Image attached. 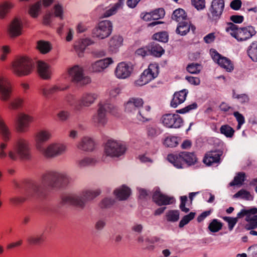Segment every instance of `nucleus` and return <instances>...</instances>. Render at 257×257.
<instances>
[{
    "mask_svg": "<svg viewBox=\"0 0 257 257\" xmlns=\"http://www.w3.org/2000/svg\"><path fill=\"white\" fill-rule=\"evenodd\" d=\"M76 148L83 152H92L95 148V142L92 138L83 136L77 142Z\"/></svg>",
    "mask_w": 257,
    "mask_h": 257,
    "instance_id": "nucleus-23",
    "label": "nucleus"
},
{
    "mask_svg": "<svg viewBox=\"0 0 257 257\" xmlns=\"http://www.w3.org/2000/svg\"><path fill=\"white\" fill-rule=\"evenodd\" d=\"M225 31L238 42H242L251 38L256 31L252 26L239 28L233 23H229L225 28Z\"/></svg>",
    "mask_w": 257,
    "mask_h": 257,
    "instance_id": "nucleus-5",
    "label": "nucleus"
},
{
    "mask_svg": "<svg viewBox=\"0 0 257 257\" xmlns=\"http://www.w3.org/2000/svg\"><path fill=\"white\" fill-rule=\"evenodd\" d=\"M70 180V177L65 172H47L42 175L40 182L33 184L31 191L34 195L40 196L46 189L65 185Z\"/></svg>",
    "mask_w": 257,
    "mask_h": 257,
    "instance_id": "nucleus-2",
    "label": "nucleus"
},
{
    "mask_svg": "<svg viewBox=\"0 0 257 257\" xmlns=\"http://www.w3.org/2000/svg\"><path fill=\"white\" fill-rule=\"evenodd\" d=\"M151 107L147 105L142 107L136 114V118L140 121L145 122L151 120Z\"/></svg>",
    "mask_w": 257,
    "mask_h": 257,
    "instance_id": "nucleus-30",
    "label": "nucleus"
},
{
    "mask_svg": "<svg viewBox=\"0 0 257 257\" xmlns=\"http://www.w3.org/2000/svg\"><path fill=\"white\" fill-rule=\"evenodd\" d=\"M125 150L122 142L113 140H108L104 147V154L110 157H118L124 154Z\"/></svg>",
    "mask_w": 257,
    "mask_h": 257,
    "instance_id": "nucleus-8",
    "label": "nucleus"
},
{
    "mask_svg": "<svg viewBox=\"0 0 257 257\" xmlns=\"http://www.w3.org/2000/svg\"><path fill=\"white\" fill-rule=\"evenodd\" d=\"M112 24L109 21L104 20L100 22L93 30L92 35L94 37L103 39L108 37L112 32Z\"/></svg>",
    "mask_w": 257,
    "mask_h": 257,
    "instance_id": "nucleus-14",
    "label": "nucleus"
},
{
    "mask_svg": "<svg viewBox=\"0 0 257 257\" xmlns=\"http://www.w3.org/2000/svg\"><path fill=\"white\" fill-rule=\"evenodd\" d=\"M70 113L67 110H61L58 114L57 116L61 121H66L70 117Z\"/></svg>",
    "mask_w": 257,
    "mask_h": 257,
    "instance_id": "nucleus-63",
    "label": "nucleus"
},
{
    "mask_svg": "<svg viewBox=\"0 0 257 257\" xmlns=\"http://www.w3.org/2000/svg\"><path fill=\"white\" fill-rule=\"evenodd\" d=\"M179 211L178 210H172L166 213V219L168 221L176 222L179 218Z\"/></svg>",
    "mask_w": 257,
    "mask_h": 257,
    "instance_id": "nucleus-47",
    "label": "nucleus"
},
{
    "mask_svg": "<svg viewBox=\"0 0 257 257\" xmlns=\"http://www.w3.org/2000/svg\"><path fill=\"white\" fill-rule=\"evenodd\" d=\"M37 48L42 54H46L52 49L51 44L47 41L40 40L37 42Z\"/></svg>",
    "mask_w": 257,
    "mask_h": 257,
    "instance_id": "nucleus-41",
    "label": "nucleus"
},
{
    "mask_svg": "<svg viewBox=\"0 0 257 257\" xmlns=\"http://www.w3.org/2000/svg\"><path fill=\"white\" fill-rule=\"evenodd\" d=\"M101 190L98 188H86L79 194H70L62 198L64 204L73 205L80 209H84L88 201H90L99 196Z\"/></svg>",
    "mask_w": 257,
    "mask_h": 257,
    "instance_id": "nucleus-3",
    "label": "nucleus"
},
{
    "mask_svg": "<svg viewBox=\"0 0 257 257\" xmlns=\"http://www.w3.org/2000/svg\"><path fill=\"white\" fill-rule=\"evenodd\" d=\"M247 54L249 58L254 62H257V41L253 42L249 46Z\"/></svg>",
    "mask_w": 257,
    "mask_h": 257,
    "instance_id": "nucleus-43",
    "label": "nucleus"
},
{
    "mask_svg": "<svg viewBox=\"0 0 257 257\" xmlns=\"http://www.w3.org/2000/svg\"><path fill=\"white\" fill-rule=\"evenodd\" d=\"M96 160L91 157H85L77 161V165L79 168H84L94 164Z\"/></svg>",
    "mask_w": 257,
    "mask_h": 257,
    "instance_id": "nucleus-44",
    "label": "nucleus"
},
{
    "mask_svg": "<svg viewBox=\"0 0 257 257\" xmlns=\"http://www.w3.org/2000/svg\"><path fill=\"white\" fill-rule=\"evenodd\" d=\"M159 74L158 66L156 64H151L148 68L145 69L141 75L140 78L135 81L137 86H142L147 84L156 78Z\"/></svg>",
    "mask_w": 257,
    "mask_h": 257,
    "instance_id": "nucleus-11",
    "label": "nucleus"
},
{
    "mask_svg": "<svg viewBox=\"0 0 257 257\" xmlns=\"http://www.w3.org/2000/svg\"><path fill=\"white\" fill-rule=\"evenodd\" d=\"M116 107L108 103L107 101H101L97 105V109L91 117V122L96 127H104L107 122L106 113L107 111L113 112Z\"/></svg>",
    "mask_w": 257,
    "mask_h": 257,
    "instance_id": "nucleus-4",
    "label": "nucleus"
},
{
    "mask_svg": "<svg viewBox=\"0 0 257 257\" xmlns=\"http://www.w3.org/2000/svg\"><path fill=\"white\" fill-rule=\"evenodd\" d=\"M192 5L198 10H201L205 7V0H191Z\"/></svg>",
    "mask_w": 257,
    "mask_h": 257,
    "instance_id": "nucleus-62",
    "label": "nucleus"
},
{
    "mask_svg": "<svg viewBox=\"0 0 257 257\" xmlns=\"http://www.w3.org/2000/svg\"><path fill=\"white\" fill-rule=\"evenodd\" d=\"M147 133L149 137L154 138L158 136L160 134V132L156 126L149 125L147 128Z\"/></svg>",
    "mask_w": 257,
    "mask_h": 257,
    "instance_id": "nucleus-59",
    "label": "nucleus"
},
{
    "mask_svg": "<svg viewBox=\"0 0 257 257\" xmlns=\"http://www.w3.org/2000/svg\"><path fill=\"white\" fill-rule=\"evenodd\" d=\"M25 99L21 96H17L9 103V107L11 109L17 110L23 108Z\"/></svg>",
    "mask_w": 257,
    "mask_h": 257,
    "instance_id": "nucleus-37",
    "label": "nucleus"
},
{
    "mask_svg": "<svg viewBox=\"0 0 257 257\" xmlns=\"http://www.w3.org/2000/svg\"><path fill=\"white\" fill-rule=\"evenodd\" d=\"M144 104V101L142 98L130 97L124 103V111L130 115L136 114L138 110L143 106Z\"/></svg>",
    "mask_w": 257,
    "mask_h": 257,
    "instance_id": "nucleus-17",
    "label": "nucleus"
},
{
    "mask_svg": "<svg viewBox=\"0 0 257 257\" xmlns=\"http://www.w3.org/2000/svg\"><path fill=\"white\" fill-rule=\"evenodd\" d=\"M186 69L190 73L197 74L200 72L202 66L198 63H192L188 65Z\"/></svg>",
    "mask_w": 257,
    "mask_h": 257,
    "instance_id": "nucleus-51",
    "label": "nucleus"
},
{
    "mask_svg": "<svg viewBox=\"0 0 257 257\" xmlns=\"http://www.w3.org/2000/svg\"><path fill=\"white\" fill-rule=\"evenodd\" d=\"M46 238L44 232L39 233L36 235L30 236L28 239V242L32 245H39L43 243Z\"/></svg>",
    "mask_w": 257,
    "mask_h": 257,
    "instance_id": "nucleus-39",
    "label": "nucleus"
},
{
    "mask_svg": "<svg viewBox=\"0 0 257 257\" xmlns=\"http://www.w3.org/2000/svg\"><path fill=\"white\" fill-rule=\"evenodd\" d=\"M222 152L219 151H210L207 152L203 159V162L207 166H211L213 164L220 162Z\"/></svg>",
    "mask_w": 257,
    "mask_h": 257,
    "instance_id": "nucleus-29",
    "label": "nucleus"
},
{
    "mask_svg": "<svg viewBox=\"0 0 257 257\" xmlns=\"http://www.w3.org/2000/svg\"><path fill=\"white\" fill-rule=\"evenodd\" d=\"M33 121V117L28 114L21 113L17 118V130L20 133H24L27 131L29 126L30 123Z\"/></svg>",
    "mask_w": 257,
    "mask_h": 257,
    "instance_id": "nucleus-24",
    "label": "nucleus"
},
{
    "mask_svg": "<svg viewBox=\"0 0 257 257\" xmlns=\"http://www.w3.org/2000/svg\"><path fill=\"white\" fill-rule=\"evenodd\" d=\"M190 29L194 32L195 27L192 25L188 20L184 21L178 24L176 29V33L181 35H185L189 31Z\"/></svg>",
    "mask_w": 257,
    "mask_h": 257,
    "instance_id": "nucleus-34",
    "label": "nucleus"
},
{
    "mask_svg": "<svg viewBox=\"0 0 257 257\" xmlns=\"http://www.w3.org/2000/svg\"><path fill=\"white\" fill-rule=\"evenodd\" d=\"M120 4H114L110 9L106 10L103 14V17L107 18L114 15L117 11L120 9Z\"/></svg>",
    "mask_w": 257,
    "mask_h": 257,
    "instance_id": "nucleus-57",
    "label": "nucleus"
},
{
    "mask_svg": "<svg viewBox=\"0 0 257 257\" xmlns=\"http://www.w3.org/2000/svg\"><path fill=\"white\" fill-rule=\"evenodd\" d=\"M197 104L196 102H194L184 108L177 110V112L179 113H185L189 112L190 111L195 109L197 107Z\"/></svg>",
    "mask_w": 257,
    "mask_h": 257,
    "instance_id": "nucleus-61",
    "label": "nucleus"
},
{
    "mask_svg": "<svg viewBox=\"0 0 257 257\" xmlns=\"http://www.w3.org/2000/svg\"><path fill=\"white\" fill-rule=\"evenodd\" d=\"M245 174L243 172H239L234 177L233 181L229 183L230 186L241 185L245 180Z\"/></svg>",
    "mask_w": 257,
    "mask_h": 257,
    "instance_id": "nucleus-48",
    "label": "nucleus"
},
{
    "mask_svg": "<svg viewBox=\"0 0 257 257\" xmlns=\"http://www.w3.org/2000/svg\"><path fill=\"white\" fill-rule=\"evenodd\" d=\"M42 6L41 1H38L32 5L29 8V15L34 18L38 17L41 12Z\"/></svg>",
    "mask_w": 257,
    "mask_h": 257,
    "instance_id": "nucleus-40",
    "label": "nucleus"
},
{
    "mask_svg": "<svg viewBox=\"0 0 257 257\" xmlns=\"http://www.w3.org/2000/svg\"><path fill=\"white\" fill-rule=\"evenodd\" d=\"M153 200L159 206L171 204L175 202L174 197L164 195L159 190H156L154 192Z\"/></svg>",
    "mask_w": 257,
    "mask_h": 257,
    "instance_id": "nucleus-25",
    "label": "nucleus"
},
{
    "mask_svg": "<svg viewBox=\"0 0 257 257\" xmlns=\"http://www.w3.org/2000/svg\"><path fill=\"white\" fill-rule=\"evenodd\" d=\"M153 20H157L163 18L165 14V11L162 8H159L151 12Z\"/></svg>",
    "mask_w": 257,
    "mask_h": 257,
    "instance_id": "nucleus-56",
    "label": "nucleus"
},
{
    "mask_svg": "<svg viewBox=\"0 0 257 257\" xmlns=\"http://www.w3.org/2000/svg\"><path fill=\"white\" fill-rule=\"evenodd\" d=\"M8 144L0 143V159L5 160L7 157L12 161H29L32 158L29 141L24 137L18 138L14 142L12 149L7 151Z\"/></svg>",
    "mask_w": 257,
    "mask_h": 257,
    "instance_id": "nucleus-1",
    "label": "nucleus"
},
{
    "mask_svg": "<svg viewBox=\"0 0 257 257\" xmlns=\"http://www.w3.org/2000/svg\"><path fill=\"white\" fill-rule=\"evenodd\" d=\"M67 150L66 144L54 142L46 145V148L41 154L46 158L51 159L63 155Z\"/></svg>",
    "mask_w": 257,
    "mask_h": 257,
    "instance_id": "nucleus-9",
    "label": "nucleus"
},
{
    "mask_svg": "<svg viewBox=\"0 0 257 257\" xmlns=\"http://www.w3.org/2000/svg\"><path fill=\"white\" fill-rule=\"evenodd\" d=\"M13 87L11 81L6 77L0 76V100L8 101L13 93Z\"/></svg>",
    "mask_w": 257,
    "mask_h": 257,
    "instance_id": "nucleus-16",
    "label": "nucleus"
},
{
    "mask_svg": "<svg viewBox=\"0 0 257 257\" xmlns=\"http://www.w3.org/2000/svg\"><path fill=\"white\" fill-rule=\"evenodd\" d=\"M172 19L179 23L188 21L187 15L185 11L182 9L175 10L172 14Z\"/></svg>",
    "mask_w": 257,
    "mask_h": 257,
    "instance_id": "nucleus-38",
    "label": "nucleus"
},
{
    "mask_svg": "<svg viewBox=\"0 0 257 257\" xmlns=\"http://www.w3.org/2000/svg\"><path fill=\"white\" fill-rule=\"evenodd\" d=\"M14 7L15 4L10 1L0 3V19H5Z\"/></svg>",
    "mask_w": 257,
    "mask_h": 257,
    "instance_id": "nucleus-32",
    "label": "nucleus"
},
{
    "mask_svg": "<svg viewBox=\"0 0 257 257\" xmlns=\"http://www.w3.org/2000/svg\"><path fill=\"white\" fill-rule=\"evenodd\" d=\"M123 38L119 35H114L109 42V48L111 51L116 52L122 45Z\"/></svg>",
    "mask_w": 257,
    "mask_h": 257,
    "instance_id": "nucleus-35",
    "label": "nucleus"
},
{
    "mask_svg": "<svg viewBox=\"0 0 257 257\" xmlns=\"http://www.w3.org/2000/svg\"><path fill=\"white\" fill-rule=\"evenodd\" d=\"M134 70L131 63L122 62L118 63L115 69V76L119 79H126L130 76Z\"/></svg>",
    "mask_w": 257,
    "mask_h": 257,
    "instance_id": "nucleus-20",
    "label": "nucleus"
},
{
    "mask_svg": "<svg viewBox=\"0 0 257 257\" xmlns=\"http://www.w3.org/2000/svg\"><path fill=\"white\" fill-rule=\"evenodd\" d=\"M224 8V0H213L209 8L210 14H208L210 19L218 20L221 16Z\"/></svg>",
    "mask_w": 257,
    "mask_h": 257,
    "instance_id": "nucleus-22",
    "label": "nucleus"
},
{
    "mask_svg": "<svg viewBox=\"0 0 257 257\" xmlns=\"http://www.w3.org/2000/svg\"><path fill=\"white\" fill-rule=\"evenodd\" d=\"M11 52V48L9 45H3L0 47V61L4 62L7 60L8 55Z\"/></svg>",
    "mask_w": 257,
    "mask_h": 257,
    "instance_id": "nucleus-46",
    "label": "nucleus"
},
{
    "mask_svg": "<svg viewBox=\"0 0 257 257\" xmlns=\"http://www.w3.org/2000/svg\"><path fill=\"white\" fill-rule=\"evenodd\" d=\"M38 72L40 76L43 79L49 80L51 77L52 70L47 63L39 61L37 64Z\"/></svg>",
    "mask_w": 257,
    "mask_h": 257,
    "instance_id": "nucleus-28",
    "label": "nucleus"
},
{
    "mask_svg": "<svg viewBox=\"0 0 257 257\" xmlns=\"http://www.w3.org/2000/svg\"><path fill=\"white\" fill-rule=\"evenodd\" d=\"M188 91L186 89H183L176 92L173 95V98L171 101V106L176 108L179 104L182 103L186 99Z\"/></svg>",
    "mask_w": 257,
    "mask_h": 257,
    "instance_id": "nucleus-31",
    "label": "nucleus"
},
{
    "mask_svg": "<svg viewBox=\"0 0 257 257\" xmlns=\"http://www.w3.org/2000/svg\"><path fill=\"white\" fill-rule=\"evenodd\" d=\"M68 86L63 87L59 84L53 85L50 86H44L41 88V91L43 96L49 98L50 96L54 94L58 91H64L68 89Z\"/></svg>",
    "mask_w": 257,
    "mask_h": 257,
    "instance_id": "nucleus-27",
    "label": "nucleus"
},
{
    "mask_svg": "<svg viewBox=\"0 0 257 257\" xmlns=\"http://www.w3.org/2000/svg\"><path fill=\"white\" fill-rule=\"evenodd\" d=\"M233 115L235 117L238 124L237 125V129L240 128L241 125L245 122V119L244 116L238 111H235L233 113Z\"/></svg>",
    "mask_w": 257,
    "mask_h": 257,
    "instance_id": "nucleus-60",
    "label": "nucleus"
},
{
    "mask_svg": "<svg viewBox=\"0 0 257 257\" xmlns=\"http://www.w3.org/2000/svg\"><path fill=\"white\" fill-rule=\"evenodd\" d=\"M68 73L71 81L80 85H86L91 82L90 78L84 75L83 68L80 65H75L68 69Z\"/></svg>",
    "mask_w": 257,
    "mask_h": 257,
    "instance_id": "nucleus-12",
    "label": "nucleus"
},
{
    "mask_svg": "<svg viewBox=\"0 0 257 257\" xmlns=\"http://www.w3.org/2000/svg\"><path fill=\"white\" fill-rule=\"evenodd\" d=\"M211 57L214 62H216L220 67L225 69L228 72L233 70V65L228 58L222 56L215 50H210Z\"/></svg>",
    "mask_w": 257,
    "mask_h": 257,
    "instance_id": "nucleus-21",
    "label": "nucleus"
},
{
    "mask_svg": "<svg viewBox=\"0 0 257 257\" xmlns=\"http://www.w3.org/2000/svg\"><path fill=\"white\" fill-rule=\"evenodd\" d=\"M161 121L164 126L168 128H179L183 123L181 117L177 114H166L162 116Z\"/></svg>",
    "mask_w": 257,
    "mask_h": 257,
    "instance_id": "nucleus-18",
    "label": "nucleus"
},
{
    "mask_svg": "<svg viewBox=\"0 0 257 257\" xmlns=\"http://www.w3.org/2000/svg\"><path fill=\"white\" fill-rule=\"evenodd\" d=\"M0 135L5 142L9 141L12 135L10 128L1 116H0Z\"/></svg>",
    "mask_w": 257,
    "mask_h": 257,
    "instance_id": "nucleus-33",
    "label": "nucleus"
},
{
    "mask_svg": "<svg viewBox=\"0 0 257 257\" xmlns=\"http://www.w3.org/2000/svg\"><path fill=\"white\" fill-rule=\"evenodd\" d=\"M222 227V223L217 219H213L208 226L209 229L212 232H216L220 230Z\"/></svg>",
    "mask_w": 257,
    "mask_h": 257,
    "instance_id": "nucleus-50",
    "label": "nucleus"
},
{
    "mask_svg": "<svg viewBox=\"0 0 257 257\" xmlns=\"http://www.w3.org/2000/svg\"><path fill=\"white\" fill-rule=\"evenodd\" d=\"M153 38L157 41L165 43L168 41V36L166 32H162L155 34Z\"/></svg>",
    "mask_w": 257,
    "mask_h": 257,
    "instance_id": "nucleus-55",
    "label": "nucleus"
},
{
    "mask_svg": "<svg viewBox=\"0 0 257 257\" xmlns=\"http://www.w3.org/2000/svg\"><path fill=\"white\" fill-rule=\"evenodd\" d=\"M93 43V41H91L90 39L85 38L82 39L81 40V42L80 44L77 46H75V49L76 51H78L80 50V51L83 52L85 49L86 47L88 46H89Z\"/></svg>",
    "mask_w": 257,
    "mask_h": 257,
    "instance_id": "nucleus-49",
    "label": "nucleus"
},
{
    "mask_svg": "<svg viewBox=\"0 0 257 257\" xmlns=\"http://www.w3.org/2000/svg\"><path fill=\"white\" fill-rule=\"evenodd\" d=\"M234 198H241L242 199H246L247 200H251L252 199V197L250 195L249 192L244 190L241 189L238 191L236 193H235L233 195Z\"/></svg>",
    "mask_w": 257,
    "mask_h": 257,
    "instance_id": "nucleus-52",
    "label": "nucleus"
},
{
    "mask_svg": "<svg viewBox=\"0 0 257 257\" xmlns=\"http://www.w3.org/2000/svg\"><path fill=\"white\" fill-rule=\"evenodd\" d=\"M111 58H106L97 61L91 64L90 70L94 72H101L113 63Z\"/></svg>",
    "mask_w": 257,
    "mask_h": 257,
    "instance_id": "nucleus-26",
    "label": "nucleus"
},
{
    "mask_svg": "<svg viewBox=\"0 0 257 257\" xmlns=\"http://www.w3.org/2000/svg\"><path fill=\"white\" fill-rule=\"evenodd\" d=\"M114 193L116 198L119 200H126L130 195L131 190L129 188L122 186L121 187L116 189Z\"/></svg>",
    "mask_w": 257,
    "mask_h": 257,
    "instance_id": "nucleus-36",
    "label": "nucleus"
},
{
    "mask_svg": "<svg viewBox=\"0 0 257 257\" xmlns=\"http://www.w3.org/2000/svg\"><path fill=\"white\" fill-rule=\"evenodd\" d=\"M167 160L177 168H182L185 164L189 166L197 162V158L194 153L181 152L179 154H171L167 156Z\"/></svg>",
    "mask_w": 257,
    "mask_h": 257,
    "instance_id": "nucleus-7",
    "label": "nucleus"
},
{
    "mask_svg": "<svg viewBox=\"0 0 257 257\" xmlns=\"http://www.w3.org/2000/svg\"><path fill=\"white\" fill-rule=\"evenodd\" d=\"M164 53L163 48L158 44L153 43L150 48V54L156 57H161Z\"/></svg>",
    "mask_w": 257,
    "mask_h": 257,
    "instance_id": "nucleus-42",
    "label": "nucleus"
},
{
    "mask_svg": "<svg viewBox=\"0 0 257 257\" xmlns=\"http://www.w3.org/2000/svg\"><path fill=\"white\" fill-rule=\"evenodd\" d=\"M121 92V89L119 87H114L108 91V94L111 98H115Z\"/></svg>",
    "mask_w": 257,
    "mask_h": 257,
    "instance_id": "nucleus-64",
    "label": "nucleus"
},
{
    "mask_svg": "<svg viewBox=\"0 0 257 257\" xmlns=\"http://www.w3.org/2000/svg\"><path fill=\"white\" fill-rule=\"evenodd\" d=\"M195 215V213L191 212L188 215H185L179 222V227L182 228L184 225L188 224L191 220L194 218Z\"/></svg>",
    "mask_w": 257,
    "mask_h": 257,
    "instance_id": "nucleus-54",
    "label": "nucleus"
},
{
    "mask_svg": "<svg viewBox=\"0 0 257 257\" xmlns=\"http://www.w3.org/2000/svg\"><path fill=\"white\" fill-rule=\"evenodd\" d=\"M257 208H252L248 210L242 209L237 213L238 217L246 216L245 220L248 222L245 225L246 230H251L257 228Z\"/></svg>",
    "mask_w": 257,
    "mask_h": 257,
    "instance_id": "nucleus-13",
    "label": "nucleus"
},
{
    "mask_svg": "<svg viewBox=\"0 0 257 257\" xmlns=\"http://www.w3.org/2000/svg\"><path fill=\"white\" fill-rule=\"evenodd\" d=\"M97 94L92 92L84 93L78 101V103L74 106L76 111H80L83 107H89L94 103L97 99Z\"/></svg>",
    "mask_w": 257,
    "mask_h": 257,
    "instance_id": "nucleus-15",
    "label": "nucleus"
},
{
    "mask_svg": "<svg viewBox=\"0 0 257 257\" xmlns=\"http://www.w3.org/2000/svg\"><path fill=\"white\" fill-rule=\"evenodd\" d=\"M23 29V25L21 20L15 18L8 25L7 33L10 38H14L22 35Z\"/></svg>",
    "mask_w": 257,
    "mask_h": 257,
    "instance_id": "nucleus-19",
    "label": "nucleus"
},
{
    "mask_svg": "<svg viewBox=\"0 0 257 257\" xmlns=\"http://www.w3.org/2000/svg\"><path fill=\"white\" fill-rule=\"evenodd\" d=\"M220 132L226 137L231 138L234 134V129L228 124H224L221 126Z\"/></svg>",
    "mask_w": 257,
    "mask_h": 257,
    "instance_id": "nucleus-45",
    "label": "nucleus"
},
{
    "mask_svg": "<svg viewBox=\"0 0 257 257\" xmlns=\"http://www.w3.org/2000/svg\"><path fill=\"white\" fill-rule=\"evenodd\" d=\"M33 63L28 57L21 56L17 58L12 63L11 70L18 76H27L32 72Z\"/></svg>",
    "mask_w": 257,
    "mask_h": 257,
    "instance_id": "nucleus-6",
    "label": "nucleus"
},
{
    "mask_svg": "<svg viewBox=\"0 0 257 257\" xmlns=\"http://www.w3.org/2000/svg\"><path fill=\"white\" fill-rule=\"evenodd\" d=\"M52 137L51 131L46 128L39 130L35 134L34 136L35 147L40 154L46 148L45 144L51 140Z\"/></svg>",
    "mask_w": 257,
    "mask_h": 257,
    "instance_id": "nucleus-10",
    "label": "nucleus"
},
{
    "mask_svg": "<svg viewBox=\"0 0 257 257\" xmlns=\"http://www.w3.org/2000/svg\"><path fill=\"white\" fill-rule=\"evenodd\" d=\"M239 217H238L237 216L235 218L231 217H224L223 219L225 221H226L228 223V229L230 231H231L235 225L236 224L238 218Z\"/></svg>",
    "mask_w": 257,
    "mask_h": 257,
    "instance_id": "nucleus-58",
    "label": "nucleus"
},
{
    "mask_svg": "<svg viewBox=\"0 0 257 257\" xmlns=\"http://www.w3.org/2000/svg\"><path fill=\"white\" fill-rule=\"evenodd\" d=\"M164 144L168 147H175L178 144V139L175 137H168L164 140Z\"/></svg>",
    "mask_w": 257,
    "mask_h": 257,
    "instance_id": "nucleus-53",
    "label": "nucleus"
}]
</instances>
